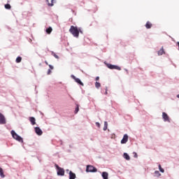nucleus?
Masks as SVG:
<instances>
[{
  "instance_id": "obj_1",
  "label": "nucleus",
  "mask_w": 179,
  "mask_h": 179,
  "mask_svg": "<svg viewBox=\"0 0 179 179\" xmlns=\"http://www.w3.org/2000/svg\"><path fill=\"white\" fill-rule=\"evenodd\" d=\"M69 31L73 36V37H79V33H83L80 29H78V27L71 26Z\"/></svg>"
},
{
  "instance_id": "obj_2",
  "label": "nucleus",
  "mask_w": 179,
  "mask_h": 179,
  "mask_svg": "<svg viewBox=\"0 0 179 179\" xmlns=\"http://www.w3.org/2000/svg\"><path fill=\"white\" fill-rule=\"evenodd\" d=\"M11 135L13 136V138L14 139H15L16 141H18V142H23V138H22V137H20L19 135H17V134H16V132H15V131H11Z\"/></svg>"
},
{
  "instance_id": "obj_3",
  "label": "nucleus",
  "mask_w": 179,
  "mask_h": 179,
  "mask_svg": "<svg viewBox=\"0 0 179 179\" xmlns=\"http://www.w3.org/2000/svg\"><path fill=\"white\" fill-rule=\"evenodd\" d=\"M86 171L87 173H97V169L92 165H87Z\"/></svg>"
},
{
  "instance_id": "obj_4",
  "label": "nucleus",
  "mask_w": 179,
  "mask_h": 179,
  "mask_svg": "<svg viewBox=\"0 0 179 179\" xmlns=\"http://www.w3.org/2000/svg\"><path fill=\"white\" fill-rule=\"evenodd\" d=\"M55 167L57 170V176H65V170L59 167L57 164L55 165Z\"/></svg>"
},
{
  "instance_id": "obj_5",
  "label": "nucleus",
  "mask_w": 179,
  "mask_h": 179,
  "mask_svg": "<svg viewBox=\"0 0 179 179\" xmlns=\"http://www.w3.org/2000/svg\"><path fill=\"white\" fill-rule=\"evenodd\" d=\"M6 124V119L3 114L0 113V125H5Z\"/></svg>"
},
{
  "instance_id": "obj_6",
  "label": "nucleus",
  "mask_w": 179,
  "mask_h": 179,
  "mask_svg": "<svg viewBox=\"0 0 179 179\" xmlns=\"http://www.w3.org/2000/svg\"><path fill=\"white\" fill-rule=\"evenodd\" d=\"M107 66L109 68V69H117V71H121V67L118 66L108 64Z\"/></svg>"
},
{
  "instance_id": "obj_7",
  "label": "nucleus",
  "mask_w": 179,
  "mask_h": 179,
  "mask_svg": "<svg viewBox=\"0 0 179 179\" xmlns=\"http://www.w3.org/2000/svg\"><path fill=\"white\" fill-rule=\"evenodd\" d=\"M162 117H163V120L165 122H170V117H169V115H167V113L163 112L162 113Z\"/></svg>"
},
{
  "instance_id": "obj_8",
  "label": "nucleus",
  "mask_w": 179,
  "mask_h": 179,
  "mask_svg": "<svg viewBox=\"0 0 179 179\" xmlns=\"http://www.w3.org/2000/svg\"><path fill=\"white\" fill-rule=\"evenodd\" d=\"M71 78L76 82V83H78V85H80L81 86H84L83 83H82L80 79L76 78L75 76H71Z\"/></svg>"
},
{
  "instance_id": "obj_9",
  "label": "nucleus",
  "mask_w": 179,
  "mask_h": 179,
  "mask_svg": "<svg viewBox=\"0 0 179 179\" xmlns=\"http://www.w3.org/2000/svg\"><path fill=\"white\" fill-rule=\"evenodd\" d=\"M128 142V134H124L123 138L121 140L122 144H125Z\"/></svg>"
},
{
  "instance_id": "obj_10",
  "label": "nucleus",
  "mask_w": 179,
  "mask_h": 179,
  "mask_svg": "<svg viewBox=\"0 0 179 179\" xmlns=\"http://www.w3.org/2000/svg\"><path fill=\"white\" fill-rule=\"evenodd\" d=\"M35 132L39 136L43 135V130H41V129H40V127H35Z\"/></svg>"
},
{
  "instance_id": "obj_11",
  "label": "nucleus",
  "mask_w": 179,
  "mask_h": 179,
  "mask_svg": "<svg viewBox=\"0 0 179 179\" xmlns=\"http://www.w3.org/2000/svg\"><path fill=\"white\" fill-rule=\"evenodd\" d=\"M76 178V174H75L71 171H69V179H75Z\"/></svg>"
},
{
  "instance_id": "obj_12",
  "label": "nucleus",
  "mask_w": 179,
  "mask_h": 179,
  "mask_svg": "<svg viewBox=\"0 0 179 179\" xmlns=\"http://www.w3.org/2000/svg\"><path fill=\"white\" fill-rule=\"evenodd\" d=\"M152 24L151 22L148 21L145 24L146 29H152Z\"/></svg>"
},
{
  "instance_id": "obj_13",
  "label": "nucleus",
  "mask_w": 179,
  "mask_h": 179,
  "mask_svg": "<svg viewBox=\"0 0 179 179\" xmlns=\"http://www.w3.org/2000/svg\"><path fill=\"white\" fill-rule=\"evenodd\" d=\"M29 121L32 125H36V118L31 117H29Z\"/></svg>"
},
{
  "instance_id": "obj_14",
  "label": "nucleus",
  "mask_w": 179,
  "mask_h": 179,
  "mask_svg": "<svg viewBox=\"0 0 179 179\" xmlns=\"http://www.w3.org/2000/svg\"><path fill=\"white\" fill-rule=\"evenodd\" d=\"M102 178L103 179H108V173L107 172H103L102 173Z\"/></svg>"
},
{
  "instance_id": "obj_15",
  "label": "nucleus",
  "mask_w": 179,
  "mask_h": 179,
  "mask_svg": "<svg viewBox=\"0 0 179 179\" xmlns=\"http://www.w3.org/2000/svg\"><path fill=\"white\" fill-rule=\"evenodd\" d=\"M163 54H166V52H164V49L162 47L160 50L158 51V55H163Z\"/></svg>"
},
{
  "instance_id": "obj_16",
  "label": "nucleus",
  "mask_w": 179,
  "mask_h": 179,
  "mask_svg": "<svg viewBox=\"0 0 179 179\" xmlns=\"http://www.w3.org/2000/svg\"><path fill=\"white\" fill-rule=\"evenodd\" d=\"M123 157L126 159V160H131V157H129V155L127 152L123 154Z\"/></svg>"
},
{
  "instance_id": "obj_17",
  "label": "nucleus",
  "mask_w": 179,
  "mask_h": 179,
  "mask_svg": "<svg viewBox=\"0 0 179 179\" xmlns=\"http://www.w3.org/2000/svg\"><path fill=\"white\" fill-rule=\"evenodd\" d=\"M0 176L1 178H5V174H3V169L0 167Z\"/></svg>"
},
{
  "instance_id": "obj_18",
  "label": "nucleus",
  "mask_w": 179,
  "mask_h": 179,
  "mask_svg": "<svg viewBox=\"0 0 179 179\" xmlns=\"http://www.w3.org/2000/svg\"><path fill=\"white\" fill-rule=\"evenodd\" d=\"M52 31V28L51 27H49L48 29H46V33L48 34H51Z\"/></svg>"
},
{
  "instance_id": "obj_19",
  "label": "nucleus",
  "mask_w": 179,
  "mask_h": 179,
  "mask_svg": "<svg viewBox=\"0 0 179 179\" xmlns=\"http://www.w3.org/2000/svg\"><path fill=\"white\" fill-rule=\"evenodd\" d=\"M51 54L53 57H55V58H56V59H59V57L57 54H55V52H51Z\"/></svg>"
},
{
  "instance_id": "obj_20",
  "label": "nucleus",
  "mask_w": 179,
  "mask_h": 179,
  "mask_svg": "<svg viewBox=\"0 0 179 179\" xmlns=\"http://www.w3.org/2000/svg\"><path fill=\"white\" fill-rule=\"evenodd\" d=\"M15 62H17V64H19V63L22 62V57H17L16 58Z\"/></svg>"
},
{
  "instance_id": "obj_21",
  "label": "nucleus",
  "mask_w": 179,
  "mask_h": 179,
  "mask_svg": "<svg viewBox=\"0 0 179 179\" xmlns=\"http://www.w3.org/2000/svg\"><path fill=\"white\" fill-rule=\"evenodd\" d=\"M108 126V124L107 123V122H104L103 131H107Z\"/></svg>"
},
{
  "instance_id": "obj_22",
  "label": "nucleus",
  "mask_w": 179,
  "mask_h": 179,
  "mask_svg": "<svg viewBox=\"0 0 179 179\" xmlns=\"http://www.w3.org/2000/svg\"><path fill=\"white\" fill-rule=\"evenodd\" d=\"M155 174L157 177H160V176H162V173H160V172H159V171H155Z\"/></svg>"
},
{
  "instance_id": "obj_23",
  "label": "nucleus",
  "mask_w": 179,
  "mask_h": 179,
  "mask_svg": "<svg viewBox=\"0 0 179 179\" xmlns=\"http://www.w3.org/2000/svg\"><path fill=\"white\" fill-rule=\"evenodd\" d=\"M100 86H101V84H100V83H99V82L95 83V87H96V89H99V87H100Z\"/></svg>"
},
{
  "instance_id": "obj_24",
  "label": "nucleus",
  "mask_w": 179,
  "mask_h": 179,
  "mask_svg": "<svg viewBox=\"0 0 179 179\" xmlns=\"http://www.w3.org/2000/svg\"><path fill=\"white\" fill-rule=\"evenodd\" d=\"M74 113L75 114H78V113H79V105H76V108Z\"/></svg>"
},
{
  "instance_id": "obj_25",
  "label": "nucleus",
  "mask_w": 179,
  "mask_h": 179,
  "mask_svg": "<svg viewBox=\"0 0 179 179\" xmlns=\"http://www.w3.org/2000/svg\"><path fill=\"white\" fill-rule=\"evenodd\" d=\"M158 167H159V171H161V173H164V169H163V168H162V165L159 164Z\"/></svg>"
},
{
  "instance_id": "obj_26",
  "label": "nucleus",
  "mask_w": 179,
  "mask_h": 179,
  "mask_svg": "<svg viewBox=\"0 0 179 179\" xmlns=\"http://www.w3.org/2000/svg\"><path fill=\"white\" fill-rule=\"evenodd\" d=\"M12 7L10 6V4L7 3L5 5V8L6 9H10Z\"/></svg>"
},
{
  "instance_id": "obj_27",
  "label": "nucleus",
  "mask_w": 179,
  "mask_h": 179,
  "mask_svg": "<svg viewBox=\"0 0 179 179\" xmlns=\"http://www.w3.org/2000/svg\"><path fill=\"white\" fill-rule=\"evenodd\" d=\"M51 3H48V6H54V2H55V0H52Z\"/></svg>"
},
{
  "instance_id": "obj_28",
  "label": "nucleus",
  "mask_w": 179,
  "mask_h": 179,
  "mask_svg": "<svg viewBox=\"0 0 179 179\" xmlns=\"http://www.w3.org/2000/svg\"><path fill=\"white\" fill-rule=\"evenodd\" d=\"M48 75H51V69L48 70Z\"/></svg>"
},
{
  "instance_id": "obj_29",
  "label": "nucleus",
  "mask_w": 179,
  "mask_h": 179,
  "mask_svg": "<svg viewBox=\"0 0 179 179\" xmlns=\"http://www.w3.org/2000/svg\"><path fill=\"white\" fill-rule=\"evenodd\" d=\"M96 125L98 128H100V124L99 122H96Z\"/></svg>"
},
{
  "instance_id": "obj_30",
  "label": "nucleus",
  "mask_w": 179,
  "mask_h": 179,
  "mask_svg": "<svg viewBox=\"0 0 179 179\" xmlns=\"http://www.w3.org/2000/svg\"><path fill=\"white\" fill-rule=\"evenodd\" d=\"M49 67L50 69H54V66H51V64H49Z\"/></svg>"
},
{
  "instance_id": "obj_31",
  "label": "nucleus",
  "mask_w": 179,
  "mask_h": 179,
  "mask_svg": "<svg viewBox=\"0 0 179 179\" xmlns=\"http://www.w3.org/2000/svg\"><path fill=\"white\" fill-rule=\"evenodd\" d=\"M134 157H138V154H136V152H134Z\"/></svg>"
},
{
  "instance_id": "obj_32",
  "label": "nucleus",
  "mask_w": 179,
  "mask_h": 179,
  "mask_svg": "<svg viewBox=\"0 0 179 179\" xmlns=\"http://www.w3.org/2000/svg\"><path fill=\"white\" fill-rule=\"evenodd\" d=\"M45 64L46 65H48V62L47 61H45Z\"/></svg>"
},
{
  "instance_id": "obj_33",
  "label": "nucleus",
  "mask_w": 179,
  "mask_h": 179,
  "mask_svg": "<svg viewBox=\"0 0 179 179\" xmlns=\"http://www.w3.org/2000/svg\"><path fill=\"white\" fill-rule=\"evenodd\" d=\"M99 79H100L99 77H96V80H99Z\"/></svg>"
},
{
  "instance_id": "obj_34",
  "label": "nucleus",
  "mask_w": 179,
  "mask_h": 179,
  "mask_svg": "<svg viewBox=\"0 0 179 179\" xmlns=\"http://www.w3.org/2000/svg\"><path fill=\"white\" fill-rule=\"evenodd\" d=\"M105 94H107V87L106 88V92Z\"/></svg>"
},
{
  "instance_id": "obj_35",
  "label": "nucleus",
  "mask_w": 179,
  "mask_h": 179,
  "mask_svg": "<svg viewBox=\"0 0 179 179\" xmlns=\"http://www.w3.org/2000/svg\"><path fill=\"white\" fill-rule=\"evenodd\" d=\"M177 97L179 99V94L177 95Z\"/></svg>"
},
{
  "instance_id": "obj_36",
  "label": "nucleus",
  "mask_w": 179,
  "mask_h": 179,
  "mask_svg": "<svg viewBox=\"0 0 179 179\" xmlns=\"http://www.w3.org/2000/svg\"><path fill=\"white\" fill-rule=\"evenodd\" d=\"M47 1V2H48V0H46Z\"/></svg>"
}]
</instances>
